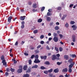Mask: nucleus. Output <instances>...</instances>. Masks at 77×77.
<instances>
[{"instance_id": "33", "label": "nucleus", "mask_w": 77, "mask_h": 77, "mask_svg": "<svg viewBox=\"0 0 77 77\" xmlns=\"http://www.w3.org/2000/svg\"><path fill=\"white\" fill-rule=\"evenodd\" d=\"M75 23V22L73 21H71L70 22V24H72H72H74Z\"/></svg>"}, {"instance_id": "60", "label": "nucleus", "mask_w": 77, "mask_h": 77, "mask_svg": "<svg viewBox=\"0 0 77 77\" xmlns=\"http://www.w3.org/2000/svg\"><path fill=\"white\" fill-rule=\"evenodd\" d=\"M56 56L57 57H60V54H56Z\"/></svg>"}, {"instance_id": "49", "label": "nucleus", "mask_w": 77, "mask_h": 77, "mask_svg": "<svg viewBox=\"0 0 77 77\" xmlns=\"http://www.w3.org/2000/svg\"><path fill=\"white\" fill-rule=\"evenodd\" d=\"M21 29H24V25H22L21 26Z\"/></svg>"}, {"instance_id": "61", "label": "nucleus", "mask_w": 77, "mask_h": 77, "mask_svg": "<svg viewBox=\"0 0 77 77\" xmlns=\"http://www.w3.org/2000/svg\"><path fill=\"white\" fill-rule=\"evenodd\" d=\"M60 38H62V37H63V35L62 34H60Z\"/></svg>"}, {"instance_id": "27", "label": "nucleus", "mask_w": 77, "mask_h": 77, "mask_svg": "<svg viewBox=\"0 0 77 77\" xmlns=\"http://www.w3.org/2000/svg\"><path fill=\"white\" fill-rule=\"evenodd\" d=\"M42 21V19H39L38 20V23H41Z\"/></svg>"}, {"instance_id": "5", "label": "nucleus", "mask_w": 77, "mask_h": 77, "mask_svg": "<svg viewBox=\"0 0 77 77\" xmlns=\"http://www.w3.org/2000/svg\"><path fill=\"white\" fill-rule=\"evenodd\" d=\"M40 60H39L38 59H37L36 58L35 59V60L34 61V62L35 63H40Z\"/></svg>"}, {"instance_id": "54", "label": "nucleus", "mask_w": 77, "mask_h": 77, "mask_svg": "<svg viewBox=\"0 0 77 77\" xmlns=\"http://www.w3.org/2000/svg\"><path fill=\"white\" fill-rule=\"evenodd\" d=\"M24 24H25V22H24V21H23L21 22V24L22 25H24Z\"/></svg>"}, {"instance_id": "1", "label": "nucleus", "mask_w": 77, "mask_h": 77, "mask_svg": "<svg viewBox=\"0 0 77 77\" xmlns=\"http://www.w3.org/2000/svg\"><path fill=\"white\" fill-rule=\"evenodd\" d=\"M74 65V64L73 63V64H70L69 66V70L68 71L69 72L71 73L72 72V67H73V66Z\"/></svg>"}, {"instance_id": "48", "label": "nucleus", "mask_w": 77, "mask_h": 77, "mask_svg": "<svg viewBox=\"0 0 77 77\" xmlns=\"http://www.w3.org/2000/svg\"><path fill=\"white\" fill-rule=\"evenodd\" d=\"M35 57V55L33 54L31 56V59H33V58Z\"/></svg>"}, {"instance_id": "30", "label": "nucleus", "mask_w": 77, "mask_h": 77, "mask_svg": "<svg viewBox=\"0 0 77 77\" xmlns=\"http://www.w3.org/2000/svg\"><path fill=\"white\" fill-rule=\"evenodd\" d=\"M53 36L55 37H56L57 36V34L56 33H54L53 34Z\"/></svg>"}, {"instance_id": "15", "label": "nucleus", "mask_w": 77, "mask_h": 77, "mask_svg": "<svg viewBox=\"0 0 77 77\" xmlns=\"http://www.w3.org/2000/svg\"><path fill=\"white\" fill-rule=\"evenodd\" d=\"M32 7L33 8H37V5L36 4H34L32 5Z\"/></svg>"}, {"instance_id": "26", "label": "nucleus", "mask_w": 77, "mask_h": 77, "mask_svg": "<svg viewBox=\"0 0 77 77\" xmlns=\"http://www.w3.org/2000/svg\"><path fill=\"white\" fill-rule=\"evenodd\" d=\"M54 29L56 30H58L59 28L58 26H57L55 27Z\"/></svg>"}, {"instance_id": "41", "label": "nucleus", "mask_w": 77, "mask_h": 77, "mask_svg": "<svg viewBox=\"0 0 77 77\" xmlns=\"http://www.w3.org/2000/svg\"><path fill=\"white\" fill-rule=\"evenodd\" d=\"M55 49L57 51H59V49L57 47H55Z\"/></svg>"}, {"instance_id": "21", "label": "nucleus", "mask_w": 77, "mask_h": 77, "mask_svg": "<svg viewBox=\"0 0 77 77\" xmlns=\"http://www.w3.org/2000/svg\"><path fill=\"white\" fill-rule=\"evenodd\" d=\"M44 64H45V65H50V62H49V61H46L44 63Z\"/></svg>"}, {"instance_id": "23", "label": "nucleus", "mask_w": 77, "mask_h": 77, "mask_svg": "<svg viewBox=\"0 0 77 77\" xmlns=\"http://www.w3.org/2000/svg\"><path fill=\"white\" fill-rule=\"evenodd\" d=\"M1 59L2 60H5V57H4V55H2L1 57Z\"/></svg>"}, {"instance_id": "12", "label": "nucleus", "mask_w": 77, "mask_h": 77, "mask_svg": "<svg viewBox=\"0 0 77 77\" xmlns=\"http://www.w3.org/2000/svg\"><path fill=\"white\" fill-rule=\"evenodd\" d=\"M31 68H28L27 70H26V73H28V72L29 73V72H31Z\"/></svg>"}, {"instance_id": "56", "label": "nucleus", "mask_w": 77, "mask_h": 77, "mask_svg": "<svg viewBox=\"0 0 77 77\" xmlns=\"http://www.w3.org/2000/svg\"><path fill=\"white\" fill-rule=\"evenodd\" d=\"M24 54L25 56H28V55H29V54L27 53H24Z\"/></svg>"}, {"instance_id": "58", "label": "nucleus", "mask_w": 77, "mask_h": 77, "mask_svg": "<svg viewBox=\"0 0 77 77\" xmlns=\"http://www.w3.org/2000/svg\"><path fill=\"white\" fill-rule=\"evenodd\" d=\"M19 68H21L20 69H23V66H19Z\"/></svg>"}, {"instance_id": "38", "label": "nucleus", "mask_w": 77, "mask_h": 77, "mask_svg": "<svg viewBox=\"0 0 77 77\" xmlns=\"http://www.w3.org/2000/svg\"><path fill=\"white\" fill-rule=\"evenodd\" d=\"M59 50L60 51H62V50H63V48H62L60 47L59 48Z\"/></svg>"}, {"instance_id": "9", "label": "nucleus", "mask_w": 77, "mask_h": 77, "mask_svg": "<svg viewBox=\"0 0 77 77\" xmlns=\"http://www.w3.org/2000/svg\"><path fill=\"white\" fill-rule=\"evenodd\" d=\"M40 57L41 59H44V60H46L47 59V56H41Z\"/></svg>"}, {"instance_id": "43", "label": "nucleus", "mask_w": 77, "mask_h": 77, "mask_svg": "<svg viewBox=\"0 0 77 77\" xmlns=\"http://www.w3.org/2000/svg\"><path fill=\"white\" fill-rule=\"evenodd\" d=\"M44 38V36L43 35H42L40 36V39H42V38Z\"/></svg>"}, {"instance_id": "51", "label": "nucleus", "mask_w": 77, "mask_h": 77, "mask_svg": "<svg viewBox=\"0 0 77 77\" xmlns=\"http://www.w3.org/2000/svg\"><path fill=\"white\" fill-rule=\"evenodd\" d=\"M38 57H38V55H36L35 56V58H36L37 59H38Z\"/></svg>"}, {"instance_id": "32", "label": "nucleus", "mask_w": 77, "mask_h": 77, "mask_svg": "<svg viewBox=\"0 0 77 77\" xmlns=\"http://www.w3.org/2000/svg\"><path fill=\"white\" fill-rule=\"evenodd\" d=\"M72 57H73V58H75V57H77V56H76L75 54H72Z\"/></svg>"}, {"instance_id": "10", "label": "nucleus", "mask_w": 77, "mask_h": 77, "mask_svg": "<svg viewBox=\"0 0 77 77\" xmlns=\"http://www.w3.org/2000/svg\"><path fill=\"white\" fill-rule=\"evenodd\" d=\"M72 41L73 42H75V35H73L72 37Z\"/></svg>"}, {"instance_id": "47", "label": "nucleus", "mask_w": 77, "mask_h": 77, "mask_svg": "<svg viewBox=\"0 0 77 77\" xmlns=\"http://www.w3.org/2000/svg\"><path fill=\"white\" fill-rule=\"evenodd\" d=\"M5 74L6 76H8L9 75V73L7 72H6L5 73Z\"/></svg>"}, {"instance_id": "22", "label": "nucleus", "mask_w": 77, "mask_h": 77, "mask_svg": "<svg viewBox=\"0 0 77 77\" xmlns=\"http://www.w3.org/2000/svg\"><path fill=\"white\" fill-rule=\"evenodd\" d=\"M46 20L48 21H51V18L49 17H47Z\"/></svg>"}, {"instance_id": "64", "label": "nucleus", "mask_w": 77, "mask_h": 77, "mask_svg": "<svg viewBox=\"0 0 77 77\" xmlns=\"http://www.w3.org/2000/svg\"><path fill=\"white\" fill-rule=\"evenodd\" d=\"M53 74H50L49 75V76L50 77H53Z\"/></svg>"}, {"instance_id": "6", "label": "nucleus", "mask_w": 77, "mask_h": 77, "mask_svg": "<svg viewBox=\"0 0 77 77\" xmlns=\"http://www.w3.org/2000/svg\"><path fill=\"white\" fill-rule=\"evenodd\" d=\"M52 60H54L55 59H57V57L55 55H53L52 56Z\"/></svg>"}, {"instance_id": "20", "label": "nucleus", "mask_w": 77, "mask_h": 77, "mask_svg": "<svg viewBox=\"0 0 77 77\" xmlns=\"http://www.w3.org/2000/svg\"><path fill=\"white\" fill-rule=\"evenodd\" d=\"M23 77H29V75L28 74L24 75Z\"/></svg>"}, {"instance_id": "37", "label": "nucleus", "mask_w": 77, "mask_h": 77, "mask_svg": "<svg viewBox=\"0 0 77 77\" xmlns=\"http://www.w3.org/2000/svg\"><path fill=\"white\" fill-rule=\"evenodd\" d=\"M11 72H14L15 71V69H12V68H11Z\"/></svg>"}, {"instance_id": "7", "label": "nucleus", "mask_w": 77, "mask_h": 77, "mask_svg": "<svg viewBox=\"0 0 77 77\" xmlns=\"http://www.w3.org/2000/svg\"><path fill=\"white\" fill-rule=\"evenodd\" d=\"M72 28H73V30H76V29H77V27L75 25H73L72 26Z\"/></svg>"}, {"instance_id": "34", "label": "nucleus", "mask_w": 77, "mask_h": 77, "mask_svg": "<svg viewBox=\"0 0 77 77\" xmlns=\"http://www.w3.org/2000/svg\"><path fill=\"white\" fill-rule=\"evenodd\" d=\"M44 73L46 74H48V71H44Z\"/></svg>"}, {"instance_id": "8", "label": "nucleus", "mask_w": 77, "mask_h": 77, "mask_svg": "<svg viewBox=\"0 0 77 77\" xmlns=\"http://www.w3.org/2000/svg\"><path fill=\"white\" fill-rule=\"evenodd\" d=\"M25 18H26V16H23L20 17V20H22V21H24V20H25Z\"/></svg>"}, {"instance_id": "4", "label": "nucleus", "mask_w": 77, "mask_h": 77, "mask_svg": "<svg viewBox=\"0 0 77 77\" xmlns=\"http://www.w3.org/2000/svg\"><path fill=\"white\" fill-rule=\"evenodd\" d=\"M54 41L55 42H57L59 40V39H58V38L57 37H54Z\"/></svg>"}, {"instance_id": "24", "label": "nucleus", "mask_w": 77, "mask_h": 77, "mask_svg": "<svg viewBox=\"0 0 77 77\" xmlns=\"http://www.w3.org/2000/svg\"><path fill=\"white\" fill-rule=\"evenodd\" d=\"M57 9L58 11H61L62 10V8L61 7H58L57 8Z\"/></svg>"}, {"instance_id": "3", "label": "nucleus", "mask_w": 77, "mask_h": 77, "mask_svg": "<svg viewBox=\"0 0 77 77\" xmlns=\"http://www.w3.org/2000/svg\"><path fill=\"white\" fill-rule=\"evenodd\" d=\"M73 61V59H70L68 61V62L69 63H71L70 64H73V63L74 64V65L75 64V62H74Z\"/></svg>"}, {"instance_id": "11", "label": "nucleus", "mask_w": 77, "mask_h": 77, "mask_svg": "<svg viewBox=\"0 0 77 77\" xmlns=\"http://www.w3.org/2000/svg\"><path fill=\"white\" fill-rule=\"evenodd\" d=\"M6 62V61L5 60H2V63H3V65L4 66H5V65H6L7 63Z\"/></svg>"}, {"instance_id": "63", "label": "nucleus", "mask_w": 77, "mask_h": 77, "mask_svg": "<svg viewBox=\"0 0 77 77\" xmlns=\"http://www.w3.org/2000/svg\"><path fill=\"white\" fill-rule=\"evenodd\" d=\"M46 48L47 50H50V49L49 48V47L48 46H46Z\"/></svg>"}, {"instance_id": "19", "label": "nucleus", "mask_w": 77, "mask_h": 77, "mask_svg": "<svg viewBox=\"0 0 77 77\" xmlns=\"http://www.w3.org/2000/svg\"><path fill=\"white\" fill-rule=\"evenodd\" d=\"M64 57L65 59H66V60H68V59H69V57H68V55H64Z\"/></svg>"}, {"instance_id": "53", "label": "nucleus", "mask_w": 77, "mask_h": 77, "mask_svg": "<svg viewBox=\"0 0 77 77\" xmlns=\"http://www.w3.org/2000/svg\"><path fill=\"white\" fill-rule=\"evenodd\" d=\"M53 22H51L50 24L49 25L50 26H52V25H53Z\"/></svg>"}, {"instance_id": "2", "label": "nucleus", "mask_w": 77, "mask_h": 77, "mask_svg": "<svg viewBox=\"0 0 77 77\" xmlns=\"http://www.w3.org/2000/svg\"><path fill=\"white\" fill-rule=\"evenodd\" d=\"M12 19V16H10L8 18V20L7 22L8 23V24H9L11 22V20Z\"/></svg>"}, {"instance_id": "46", "label": "nucleus", "mask_w": 77, "mask_h": 77, "mask_svg": "<svg viewBox=\"0 0 77 77\" xmlns=\"http://www.w3.org/2000/svg\"><path fill=\"white\" fill-rule=\"evenodd\" d=\"M57 64L58 65H60L61 64H62V63L59 62H57Z\"/></svg>"}, {"instance_id": "39", "label": "nucleus", "mask_w": 77, "mask_h": 77, "mask_svg": "<svg viewBox=\"0 0 77 77\" xmlns=\"http://www.w3.org/2000/svg\"><path fill=\"white\" fill-rule=\"evenodd\" d=\"M53 71V69H51L49 70H48V72H51Z\"/></svg>"}, {"instance_id": "14", "label": "nucleus", "mask_w": 77, "mask_h": 77, "mask_svg": "<svg viewBox=\"0 0 77 77\" xmlns=\"http://www.w3.org/2000/svg\"><path fill=\"white\" fill-rule=\"evenodd\" d=\"M38 67V65H35V66H32V68L33 69V68H37Z\"/></svg>"}, {"instance_id": "25", "label": "nucleus", "mask_w": 77, "mask_h": 77, "mask_svg": "<svg viewBox=\"0 0 77 77\" xmlns=\"http://www.w3.org/2000/svg\"><path fill=\"white\" fill-rule=\"evenodd\" d=\"M54 72H55V73H57V72H59V70H57V69H55L54 70Z\"/></svg>"}, {"instance_id": "52", "label": "nucleus", "mask_w": 77, "mask_h": 77, "mask_svg": "<svg viewBox=\"0 0 77 77\" xmlns=\"http://www.w3.org/2000/svg\"><path fill=\"white\" fill-rule=\"evenodd\" d=\"M40 44H44V41H41L40 42Z\"/></svg>"}, {"instance_id": "57", "label": "nucleus", "mask_w": 77, "mask_h": 77, "mask_svg": "<svg viewBox=\"0 0 77 77\" xmlns=\"http://www.w3.org/2000/svg\"><path fill=\"white\" fill-rule=\"evenodd\" d=\"M28 4L29 5H32L31 2H29L28 3Z\"/></svg>"}, {"instance_id": "16", "label": "nucleus", "mask_w": 77, "mask_h": 77, "mask_svg": "<svg viewBox=\"0 0 77 77\" xmlns=\"http://www.w3.org/2000/svg\"><path fill=\"white\" fill-rule=\"evenodd\" d=\"M22 71H23L22 69H19L17 70V72H18V73H21L22 72Z\"/></svg>"}, {"instance_id": "50", "label": "nucleus", "mask_w": 77, "mask_h": 77, "mask_svg": "<svg viewBox=\"0 0 77 77\" xmlns=\"http://www.w3.org/2000/svg\"><path fill=\"white\" fill-rule=\"evenodd\" d=\"M47 15L48 16H50V15H51V14H50V12H48L47 13Z\"/></svg>"}, {"instance_id": "17", "label": "nucleus", "mask_w": 77, "mask_h": 77, "mask_svg": "<svg viewBox=\"0 0 77 77\" xmlns=\"http://www.w3.org/2000/svg\"><path fill=\"white\" fill-rule=\"evenodd\" d=\"M67 15L66 14H65L63 15V17L61 18V20H63L64 18H65L66 17Z\"/></svg>"}, {"instance_id": "62", "label": "nucleus", "mask_w": 77, "mask_h": 77, "mask_svg": "<svg viewBox=\"0 0 77 77\" xmlns=\"http://www.w3.org/2000/svg\"><path fill=\"white\" fill-rule=\"evenodd\" d=\"M18 42H16L15 43V45H18Z\"/></svg>"}, {"instance_id": "36", "label": "nucleus", "mask_w": 77, "mask_h": 77, "mask_svg": "<svg viewBox=\"0 0 77 77\" xmlns=\"http://www.w3.org/2000/svg\"><path fill=\"white\" fill-rule=\"evenodd\" d=\"M29 65H31V64H32V60H29Z\"/></svg>"}, {"instance_id": "45", "label": "nucleus", "mask_w": 77, "mask_h": 77, "mask_svg": "<svg viewBox=\"0 0 77 77\" xmlns=\"http://www.w3.org/2000/svg\"><path fill=\"white\" fill-rule=\"evenodd\" d=\"M6 71L7 72H9L10 71V69L9 68H7L6 69Z\"/></svg>"}, {"instance_id": "40", "label": "nucleus", "mask_w": 77, "mask_h": 77, "mask_svg": "<svg viewBox=\"0 0 77 77\" xmlns=\"http://www.w3.org/2000/svg\"><path fill=\"white\" fill-rule=\"evenodd\" d=\"M35 53H39V51L38 50H35Z\"/></svg>"}, {"instance_id": "42", "label": "nucleus", "mask_w": 77, "mask_h": 77, "mask_svg": "<svg viewBox=\"0 0 77 77\" xmlns=\"http://www.w3.org/2000/svg\"><path fill=\"white\" fill-rule=\"evenodd\" d=\"M65 26L66 27H68V26H69V25H68V23H66V24H65Z\"/></svg>"}, {"instance_id": "18", "label": "nucleus", "mask_w": 77, "mask_h": 77, "mask_svg": "<svg viewBox=\"0 0 77 77\" xmlns=\"http://www.w3.org/2000/svg\"><path fill=\"white\" fill-rule=\"evenodd\" d=\"M63 72H67L68 71V69L66 68H65L62 70V71Z\"/></svg>"}, {"instance_id": "44", "label": "nucleus", "mask_w": 77, "mask_h": 77, "mask_svg": "<svg viewBox=\"0 0 77 77\" xmlns=\"http://www.w3.org/2000/svg\"><path fill=\"white\" fill-rule=\"evenodd\" d=\"M73 6H74V4H70L69 6V7L70 8H71L72 7H73Z\"/></svg>"}, {"instance_id": "59", "label": "nucleus", "mask_w": 77, "mask_h": 77, "mask_svg": "<svg viewBox=\"0 0 77 77\" xmlns=\"http://www.w3.org/2000/svg\"><path fill=\"white\" fill-rule=\"evenodd\" d=\"M41 45H39L37 47V48H41Z\"/></svg>"}, {"instance_id": "13", "label": "nucleus", "mask_w": 77, "mask_h": 77, "mask_svg": "<svg viewBox=\"0 0 77 77\" xmlns=\"http://www.w3.org/2000/svg\"><path fill=\"white\" fill-rule=\"evenodd\" d=\"M28 68V66H27V65H26L24 66L23 67V69L24 70H26L27 69V68Z\"/></svg>"}, {"instance_id": "29", "label": "nucleus", "mask_w": 77, "mask_h": 77, "mask_svg": "<svg viewBox=\"0 0 77 77\" xmlns=\"http://www.w3.org/2000/svg\"><path fill=\"white\" fill-rule=\"evenodd\" d=\"M41 69H46V68L44 67V66H41L40 67Z\"/></svg>"}, {"instance_id": "31", "label": "nucleus", "mask_w": 77, "mask_h": 77, "mask_svg": "<svg viewBox=\"0 0 77 77\" xmlns=\"http://www.w3.org/2000/svg\"><path fill=\"white\" fill-rule=\"evenodd\" d=\"M45 9V7H43L42 8H41V11L42 12L44 11Z\"/></svg>"}, {"instance_id": "28", "label": "nucleus", "mask_w": 77, "mask_h": 77, "mask_svg": "<svg viewBox=\"0 0 77 77\" xmlns=\"http://www.w3.org/2000/svg\"><path fill=\"white\" fill-rule=\"evenodd\" d=\"M38 32V30H35L33 31V33L34 34H36Z\"/></svg>"}, {"instance_id": "55", "label": "nucleus", "mask_w": 77, "mask_h": 77, "mask_svg": "<svg viewBox=\"0 0 77 77\" xmlns=\"http://www.w3.org/2000/svg\"><path fill=\"white\" fill-rule=\"evenodd\" d=\"M33 28H32L31 29L32 30H34L36 29V28L34 26H33Z\"/></svg>"}, {"instance_id": "35", "label": "nucleus", "mask_w": 77, "mask_h": 77, "mask_svg": "<svg viewBox=\"0 0 77 77\" xmlns=\"http://www.w3.org/2000/svg\"><path fill=\"white\" fill-rule=\"evenodd\" d=\"M38 11V9H36L35 10V9H32V11H33V12H36Z\"/></svg>"}]
</instances>
